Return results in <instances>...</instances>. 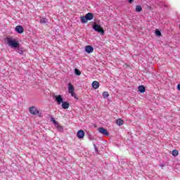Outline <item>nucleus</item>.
Wrapping results in <instances>:
<instances>
[{"instance_id":"1","label":"nucleus","mask_w":180,"mask_h":180,"mask_svg":"<svg viewBox=\"0 0 180 180\" xmlns=\"http://www.w3.org/2000/svg\"><path fill=\"white\" fill-rule=\"evenodd\" d=\"M6 43L9 47L11 49H19L20 47V44H19V41L16 39H13L11 37L6 38Z\"/></svg>"},{"instance_id":"2","label":"nucleus","mask_w":180,"mask_h":180,"mask_svg":"<svg viewBox=\"0 0 180 180\" xmlns=\"http://www.w3.org/2000/svg\"><path fill=\"white\" fill-rule=\"evenodd\" d=\"M56 101L58 103V105H61V103H63V109H68V108H70V103H68V102H63V96L61 95L56 96Z\"/></svg>"},{"instance_id":"3","label":"nucleus","mask_w":180,"mask_h":180,"mask_svg":"<svg viewBox=\"0 0 180 180\" xmlns=\"http://www.w3.org/2000/svg\"><path fill=\"white\" fill-rule=\"evenodd\" d=\"M94 19V14L92 13H87L86 15L81 17L80 20L82 23H87L88 20H92Z\"/></svg>"},{"instance_id":"4","label":"nucleus","mask_w":180,"mask_h":180,"mask_svg":"<svg viewBox=\"0 0 180 180\" xmlns=\"http://www.w3.org/2000/svg\"><path fill=\"white\" fill-rule=\"evenodd\" d=\"M93 29L98 33H100L101 34H103L105 33V30H103V27L102 26L98 25V24H94L93 25Z\"/></svg>"},{"instance_id":"5","label":"nucleus","mask_w":180,"mask_h":180,"mask_svg":"<svg viewBox=\"0 0 180 180\" xmlns=\"http://www.w3.org/2000/svg\"><path fill=\"white\" fill-rule=\"evenodd\" d=\"M68 92L71 94L73 98H77V94H75V89L70 83L68 84Z\"/></svg>"},{"instance_id":"6","label":"nucleus","mask_w":180,"mask_h":180,"mask_svg":"<svg viewBox=\"0 0 180 180\" xmlns=\"http://www.w3.org/2000/svg\"><path fill=\"white\" fill-rule=\"evenodd\" d=\"M29 110L31 115H38V116H41V112H39L36 107H30Z\"/></svg>"},{"instance_id":"7","label":"nucleus","mask_w":180,"mask_h":180,"mask_svg":"<svg viewBox=\"0 0 180 180\" xmlns=\"http://www.w3.org/2000/svg\"><path fill=\"white\" fill-rule=\"evenodd\" d=\"M98 131H99L101 134H103V136H109V132H108V130L103 127H99Z\"/></svg>"},{"instance_id":"8","label":"nucleus","mask_w":180,"mask_h":180,"mask_svg":"<svg viewBox=\"0 0 180 180\" xmlns=\"http://www.w3.org/2000/svg\"><path fill=\"white\" fill-rule=\"evenodd\" d=\"M15 32H17V33L22 34L23 32H25V30L22 25H18L15 27Z\"/></svg>"},{"instance_id":"9","label":"nucleus","mask_w":180,"mask_h":180,"mask_svg":"<svg viewBox=\"0 0 180 180\" xmlns=\"http://www.w3.org/2000/svg\"><path fill=\"white\" fill-rule=\"evenodd\" d=\"M84 136H85V132L84 131V130H79L77 131L78 139H84Z\"/></svg>"},{"instance_id":"10","label":"nucleus","mask_w":180,"mask_h":180,"mask_svg":"<svg viewBox=\"0 0 180 180\" xmlns=\"http://www.w3.org/2000/svg\"><path fill=\"white\" fill-rule=\"evenodd\" d=\"M85 51L86 53H88L89 54L94 52V47L88 45L85 47Z\"/></svg>"},{"instance_id":"11","label":"nucleus","mask_w":180,"mask_h":180,"mask_svg":"<svg viewBox=\"0 0 180 180\" xmlns=\"http://www.w3.org/2000/svg\"><path fill=\"white\" fill-rule=\"evenodd\" d=\"M138 89L141 94H144V92H146V87L143 85L139 86Z\"/></svg>"},{"instance_id":"12","label":"nucleus","mask_w":180,"mask_h":180,"mask_svg":"<svg viewBox=\"0 0 180 180\" xmlns=\"http://www.w3.org/2000/svg\"><path fill=\"white\" fill-rule=\"evenodd\" d=\"M92 86L94 89H98V88H99V82L96 81L93 82Z\"/></svg>"},{"instance_id":"13","label":"nucleus","mask_w":180,"mask_h":180,"mask_svg":"<svg viewBox=\"0 0 180 180\" xmlns=\"http://www.w3.org/2000/svg\"><path fill=\"white\" fill-rule=\"evenodd\" d=\"M172 154L173 157H176L179 154V152L178 151V150L175 149V150H172Z\"/></svg>"},{"instance_id":"14","label":"nucleus","mask_w":180,"mask_h":180,"mask_svg":"<svg viewBox=\"0 0 180 180\" xmlns=\"http://www.w3.org/2000/svg\"><path fill=\"white\" fill-rule=\"evenodd\" d=\"M116 123H117V124H118V126H122V124H123V120L118 119V120H116Z\"/></svg>"},{"instance_id":"15","label":"nucleus","mask_w":180,"mask_h":180,"mask_svg":"<svg viewBox=\"0 0 180 180\" xmlns=\"http://www.w3.org/2000/svg\"><path fill=\"white\" fill-rule=\"evenodd\" d=\"M55 126H56V129L58 130H59V131H63V126L58 124V123L56 124Z\"/></svg>"},{"instance_id":"16","label":"nucleus","mask_w":180,"mask_h":180,"mask_svg":"<svg viewBox=\"0 0 180 180\" xmlns=\"http://www.w3.org/2000/svg\"><path fill=\"white\" fill-rule=\"evenodd\" d=\"M103 98H109V93L108 91H104L103 93Z\"/></svg>"},{"instance_id":"17","label":"nucleus","mask_w":180,"mask_h":180,"mask_svg":"<svg viewBox=\"0 0 180 180\" xmlns=\"http://www.w3.org/2000/svg\"><path fill=\"white\" fill-rule=\"evenodd\" d=\"M136 12H141V11H143V8L141 7V6H136Z\"/></svg>"},{"instance_id":"18","label":"nucleus","mask_w":180,"mask_h":180,"mask_svg":"<svg viewBox=\"0 0 180 180\" xmlns=\"http://www.w3.org/2000/svg\"><path fill=\"white\" fill-rule=\"evenodd\" d=\"M75 74L76 75H81V71H79V70H78V69H75Z\"/></svg>"},{"instance_id":"19","label":"nucleus","mask_w":180,"mask_h":180,"mask_svg":"<svg viewBox=\"0 0 180 180\" xmlns=\"http://www.w3.org/2000/svg\"><path fill=\"white\" fill-rule=\"evenodd\" d=\"M40 22H41V23H43V24H46V23H47V20H46V18H42V19L40 20Z\"/></svg>"},{"instance_id":"20","label":"nucleus","mask_w":180,"mask_h":180,"mask_svg":"<svg viewBox=\"0 0 180 180\" xmlns=\"http://www.w3.org/2000/svg\"><path fill=\"white\" fill-rule=\"evenodd\" d=\"M155 34H157V36H161V32L160 30H156Z\"/></svg>"},{"instance_id":"21","label":"nucleus","mask_w":180,"mask_h":180,"mask_svg":"<svg viewBox=\"0 0 180 180\" xmlns=\"http://www.w3.org/2000/svg\"><path fill=\"white\" fill-rule=\"evenodd\" d=\"M52 122L54 123L55 126L58 123L57 121H56V120H54V118H52Z\"/></svg>"},{"instance_id":"22","label":"nucleus","mask_w":180,"mask_h":180,"mask_svg":"<svg viewBox=\"0 0 180 180\" xmlns=\"http://www.w3.org/2000/svg\"><path fill=\"white\" fill-rule=\"evenodd\" d=\"M129 4H133V0H128Z\"/></svg>"},{"instance_id":"23","label":"nucleus","mask_w":180,"mask_h":180,"mask_svg":"<svg viewBox=\"0 0 180 180\" xmlns=\"http://www.w3.org/2000/svg\"><path fill=\"white\" fill-rule=\"evenodd\" d=\"M177 89H178L179 91H180V84H178Z\"/></svg>"},{"instance_id":"24","label":"nucleus","mask_w":180,"mask_h":180,"mask_svg":"<svg viewBox=\"0 0 180 180\" xmlns=\"http://www.w3.org/2000/svg\"><path fill=\"white\" fill-rule=\"evenodd\" d=\"M160 167L162 168L164 167V165H160Z\"/></svg>"}]
</instances>
